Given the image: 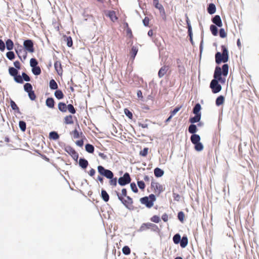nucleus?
Returning <instances> with one entry per match:
<instances>
[{
  "mask_svg": "<svg viewBox=\"0 0 259 259\" xmlns=\"http://www.w3.org/2000/svg\"><path fill=\"white\" fill-rule=\"evenodd\" d=\"M222 53L217 52L215 55V62L218 64L221 62L226 63L229 59L228 51L227 48L224 46H222Z\"/></svg>",
  "mask_w": 259,
  "mask_h": 259,
  "instance_id": "nucleus-1",
  "label": "nucleus"
},
{
  "mask_svg": "<svg viewBox=\"0 0 259 259\" xmlns=\"http://www.w3.org/2000/svg\"><path fill=\"white\" fill-rule=\"evenodd\" d=\"M156 200L155 196L151 194L149 196H145L141 198L140 201L143 204L146 205L148 208L152 207L154 205V202Z\"/></svg>",
  "mask_w": 259,
  "mask_h": 259,
  "instance_id": "nucleus-2",
  "label": "nucleus"
},
{
  "mask_svg": "<svg viewBox=\"0 0 259 259\" xmlns=\"http://www.w3.org/2000/svg\"><path fill=\"white\" fill-rule=\"evenodd\" d=\"M117 196L118 199L122 202V203L127 208L131 209L133 206V199L128 196H125V198L122 197L120 194L117 192Z\"/></svg>",
  "mask_w": 259,
  "mask_h": 259,
  "instance_id": "nucleus-3",
  "label": "nucleus"
},
{
  "mask_svg": "<svg viewBox=\"0 0 259 259\" xmlns=\"http://www.w3.org/2000/svg\"><path fill=\"white\" fill-rule=\"evenodd\" d=\"M151 229L154 231H157L158 230V227L157 225L151 223H143L140 228L141 231H144L147 229Z\"/></svg>",
  "mask_w": 259,
  "mask_h": 259,
  "instance_id": "nucleus-4",
  "label": "nucleus"
},
{
  "mask_svg": "<svg viewBox=\"0 0 259 259\" xmlns=\"http://www.w3.org/2000/svg\"><path fill=\"white\" fill-rule=\"evenodd\" d=\"M131 181V178L128 173H125L123 177H120L118 179V184L120 186H124L129 184Z\"/></svg>",
  "mask_w": 259,
  "mask_h": 259,
  "instance_id": "nucleus-5",
  "label": "nucleus"
},
{
  "mask_svg": "<svg viewBox=\"0 0 259 259\" xmlns=\"http://www.w3.org/2000/svg\"><path fill=\"white\" fill-rule=\"evenodd\" d=\"M218 81L219 80L217 79H213L210 82V87L212 89L213 93H217L222 89V87L220 84H219Z\"/></svg>",
  "mask_w": 259,
  "mask_h": 259,
  "instance_id": "nucleus-6",
  "label": "nucleus"
},
{
  "mask_svg": "<svg viewBox=\"0 0 259 259\" xmlns=\"http://www.w3.org/2000/svg\"><path fill=\"white\" fill-rule=\"evenodd\" d=\"M16 52L19 58L22 60H25L27 57V52L21 46H18L16 49Z\"/></svg>",
  "mask_w": 259,
  "mask_h": 259,
  "instance_id": "nucleus-7",
  "label": "nucleus"
},
{
  "mask_svg": "<svg viewBox=\"0 0 259 259\" xmlns=\"http://www.w3.org/2000/svg\"><path fill=\"white\" fill-rule=\"evenodd\" d=\"M151 188L153 189L156 194H159L163 191V186L159 183L155 182H152L151 184Z\"/></svg>",
  "mask_w": 259,
  "mask_h": 259,
  "instance_id": "nucleus-8",
  "label": "nucleus"
},
{
  "mask_svg": "<svg viewBox=\"0 0 259 259\" xmlns=\"http://www.w3.org/2000/svg\"><path fill=\"white\" fill-rule=\"evenodd\" d=\"M23 46L26 51H27L29 53H33L34 52L33 44L31 40L27 39L25 40Z\"/></svg>",
  "mask_w": 259,
  "mask_h": 259,
  "instance_id": "nucleus-9",
  "label": "nucleus"
},
{
  "mask_svg": "<svg viewBox=\"0 0 259 259\" xmlns=\"http://www.w3.org/2000/svg\"><path fill=\"white\" fill-rule=\"evenodd\" d=\"M65 151L70 154L74 160H77L78 157V153L72 147H65Z\"/></svg>",
  "mask_w": 259,
  "mask_h": 259,
  "instance_id": "nucleus-10",
  "label": "nucleus"
},
{
  "mask_svg": "<svg viewBox=\"0 0 259 259\" xmlns=\"http://www.w3.org/2000/svg\"><path fill=\"white\" fill-rule=\"evenodd\" d=\"M222 74V69L220 67H217L215 69L213 77L214 79L218 80L219 81H221L222 77L221 75Z\"/></svg>",
  "mask_w": 259,
  "mask_h": 259,
  "instance_id": "nucleus-11",
  "label": "nucleus"
},
{
  "mask_svg": "<svg viewBox=\"0 0 259 259\" xmlns=\"http://www.w3.org/2000/svg\"><path fill=\"white\" fill-rule=\"evenodd\" d=\"M191 140L195 146H202V144L199 142L200 140V136L198 135L194 134L191 137Z\"/></svg>",
  "mask_w": 259,
  "mask_h": 259,
  "instance_id": "nucleus-12",
  "label": "nucleus"
},
{
  "mask_svg": "<svg viewBox=\"0 0 259 259\" xmlns=\"http://www.w3.org/2000/svg\"><path fill=\"white\" fill-rule=\"evenodd\" d=\"M105 14L113 22H115L117 19L115 12L113 11H106L105 12Z\"/></svg>",
  "mask_w": 259,
  "mask_h": 259,
  "instance_id": "nucleus-13",
  "label": "nucleus"
},
{
  "mask_svg": "<svg viewBox=\"0 0 259 259\" xmlns=\"http://www.w3.org/2000/svg\"><path fill=\"white\" fill-rule=\"evenodd\" d=\"M153 5L154 7L159 10L161 14H165V11L162 5L159 3V0H153Z\"/></svg>",
  "mask_w": 259,
  "mask_h": 259,
  "instance_id": "nucleus-14",
  "label": "nucleus"
},
{
  "mask_svg": "<svg viewBox=\"0 0 259 259\" xmlns=\"http://www.w3.org/2000/svg\"><path fill=\"white\" fill-rule=\"evenodd\" d=\"M212 22L219 27L223 25L222 21L219 15H215L212 20Z\"/></svg>",
  "mask_w": 259,
  "mask_h": 259,
  "instance_id": "nucleus-15",
  "label": "nucleus"
},
{
  "mask_svg": "<svg viewBox=\"0 0 259 259\" xmlns=\"http://www.w3.org/2000/svg\"><path fill=\"white\" fill-rule=\"evenodd\" d=\"M168 70V67L164 66L162 67L158 72V76L160 78H161L163 77L165 74L166 73L167 71Z\"/></svg>",
  "mask_w": 259,
  "mask_h": 259,
  "instance_id": "nucleus-16",
  "label": "nucleus"
},
{
  "mask_svg": "<svg viewBox=\"0 0 259 259\" xmlns=\"http://www.w3.org/2000/svg\"><path fill=\"white\" fill-rule=\"evenodd\" d=\"M154 173L155 177L158 178L162 177L164 174V171L160 168L156 167L154 170Z\"/></svg>",
  "mask_w": 259,
  "mask_h": 259,
  "instance_id": "nucleus-17",
  "label": "nucleus"
},
{
  "mask_svg": "<svg viewBox=\"0 0 259 259\" xmlns=\"http://www.w3.org/2000/svg\"><path fill=\"white\" fill-rule=\"evenodd\" d=\"M54 67L59 74L62 73V69L61 68V62L60 61H56L54 64Z\"/></svg>",
  "mask_w": 259,
  "mask_h": 259,
  "instance_id": "nucleus-18",
  "label": "nucleus"
},
{
  "mask_svg": "<svg viewBox=\"0 0 259 259\" xmlns=\"http://www.w3.org/2000/svg\"><path fill=\"white\" fill-rule=\"evenodd\" d=\"M216 8L213 4H210L207 8L208 13L210 14H213L215 12Z\"/></svg>",
  "mask_w": 259,
  "mask_h": 259,
  "instance_id": "nucleus-19",
  "label": "nucleus"
},
{
  "mask_svg": "<svg viewBox=\"0 0 259 259\" xmlns=\"http://www.w3.org/2000/svg\"><path fill=\"white\" fill-rule=\"evenodd\" d=\"M200 119L201 114H195L194 117L190 118L189 121L191 123H194L199 122Z\"/></svg>",
  "mask_w": 259,
  "mask_h": 259,
  "instance_id": "nucleus-20",
  "label": "nucleus"
},
{
  "mask_svg": "<svg viewBox=\"0 0 259 259\" xmlns=\"http://www.w3.org/2000/svg\"><path fill=\"white\" fill-rule=\"evenodd\" d=\"M180 245L182 248H185L188 244V240L186 236H183L180 242Z\"/></svg>",
  "mask_w": 259,
  "mask_h": 259,
  "instance_id": "nucleus-21",
  "label": "nucleus"
},
{
  "mask_svg": "<svg viewBox=\"0 0 259 259\" xmlns=\"http://www.w3.org/2000/svg\"><path fill=\"white\" fill-rule=\"evenodd\" d=\"M46 105L51 108H53L54 107V101L52 98H49L46 100Z\"/></svg>",
  "mask_w": 259,
  "mask_h": 259,
  "instance_id": "nucleus-22",
  "label": "nucleus"
},
{
  "mask_svg": "<svg viewBox=\"0 0 259 259\" xmlns=\"http://www.w3.org/2000/svg\"><path fill=\"white\" fill-rule=\"evenodd\" d=\"M138 51V48L136 46H133L132 48L131 54V58L134 59Z\"/></svg>",
  "mask_w": 259,
  "mask_h": 259,
  "instance_id": "nucleus-23",
  "label": "nucleus"
},
{
  "mask_svg": "<svg viewBox=\"0 0 259 259\" xmlns=\"http://www.w3.org/2000/svg\"><path fill=\"white\" fill-rule=\"evenodd\" d=\"M101 196L102 199L105 201H108L109 199V196L106 191L104 190H102L101 191Z\"/></svg>",
  "mask_w": 259,
  "mask_h": 259,
  "instance_id": "nucleus-24",
  "label": "nucleus"
},
{
  "mask_svg": "<svg viewBox=\"0 0 259 259\" xmlns=\"http://www.w3.org/2000/svg\"><path fill=\"white\" fill-rule=\"evenodd\" d=\"M201 106L199 103L196 104L193 110V112L195 114H201L200 111L201 110Z\"/></svg>",
  "mask_w": 259,
  "mask_h": 259,
  "instance_id": "nucleus-25",
  "label": "nucleus"
},
{
  "mask_svg": "<svg viewBox=\"0 0 259 259\" xmlns=\"http://www.w3.org/2000/svg\"><path fill=\"white\" fill-rule=\"evenodd\" d=\"M79 165L83 168H85L88 165V162L84 159H80L79 161Z\"/></svg>",
  "mask_w": 259,
  "mask_h": 259,
  "instance_id": "nucleus-26",
  "label": "nucleus"
},
{
  "mask_svg": "<svg viewBox=\"0 0 259 259\" xmlns=\"http://www.w3.org/2000/svg\"><path fill=\"white\" fill-rule=\"evenodd\" d=\"M6 46L7 50L10 51L13 49L14 44L11 39H8L6 42Z\"/></svg>",
  "mask_w": 259,
  "mask_h": 259,
  "instance_id": "nucleus-27",
  "label": "nucleus"
},
{
  "mask_svg": "<svg viewBox=\"0 0 259 259\" xmlns=\"http://www.w3.org/2000/svg\"><path fill=\"white\" fill-rule=\"evenodd\" d=\"M58 108L61 111L63 112H65L67 111V106L64 103H59L58 104Z\"/></svg>",
  "mask_w": 259,
  "mask_h": 259,
  "instance_id": "nucleus-28",
  "label": "nucleus"
},
{
  "mask_svg": "<svg viewBox=\"0 0 259 259\" xmlns=\"http://www.w3.org/2000/svg\"><path fill=\"white\" fill-rule=\"evenodd\" d=\"M50 88L52 90H56L58 89V84L54 79H51L50 81Z\"/></svg>",
  "mask_w": 259,
  "mask_h": 259,
  "instance_id": "nucleus-29",
  "label": "nucleus"
},
{
  "mask_svg": "<svg viewBox=\"0 0 259 259\" xmlns=\"http://www.w3.org/2000/svg\"><path fill=\"white\" fill-rule=\"evenodd\" d=\"M224 102V97L223 96L218 97L215 101L216 105L217 106H220L223 104Z\"/></svg>",
  "mask_w": 259,
  "mask_h": 259,
  "instance_id": "nucleus-30",
  "label": "nucleus"
},
{
  "mask_svg": "<svg viewBox=\"0 0 259 259\" xmlns=\"http://www.w3.org/2000/svg\"><path fill=\"white\" fill-rule=\"evenodd\" d=\"M229 66L227 64H224L222 66V74L224 76H227L228 73Z\"/></svg>",
  "mask_w": 259,
  "mask_h": 259,
  "instance_id": "nucleus-31",
  "label": "nucleus"
},
{
  "mask_svg": "<svg viewBox=\"0 0 259 259\" xmlns=\"http://www.w3.org/2000/svg\"><path fill=\"white\" fill-rule=\"evenodd\" d=\"M32 72L34 75H38L40 74L41 69L39 66L34 67L32 68Z\"/></svg>",
  "mask_w": 259,
  "mask_h": 259,
  "instance_id": "nucleus-32",
  "label": "nucleus"
},
{
  "mask_svg": "<svg viewBox=\"0 0 259 259\" xmlns=\"http://www.w3.org/2000/svg\"><path fill=\"white\" fill-rule=\"evenodd\" d=\"M10 74L13 76H15L18 74V70L14 67H10L9 69Z\"/></svg>",
  "mask_w": 259,
  "mask_h": 259,
  "instance_id": "nucleus-33",
  "label": "nucleus"
},
{
  "mask_svg": "<svg viewBox=\"0 0 259 259\" xmlns=\"http://www.w3.org/2000/svg\"><path fill=\"white\" fill-rule=\"evenodd\" d=\"M149 152V148L147 147L144 148L143 150L140 151L139 154L142 157H146Z\"/></svg>",
  "mask_w": 259,
  "mask_h": 259,
  "instance_id": "nucleus-34",
  "label": "nucleus"
},
{
  "mask_svg": "<svg viewBox=\"0 0 259 259\" xmlns=\"http://www.w3.org/2000/svg\"><path fill=\"white\" fill-rule=\"evenodd\" d=\"M55 96L58 99H61L63 98V94L61 90H57L55 92Z\"/></svg>",
  "mask_w": 259,
  "mask_h": 259,
  "instance_id": "nucleus-35",
  "label": "nucleus"
},
{
  "mask_svg": "<svg viewBox=\"0 0 259 259\" xmlns=\"http://www.w3.org/2000/svg\"><path fill=\"white\" fill-rule=\"evenodd\" d=\"M24 90L27 93H29L32 91V87L31 84L29 83H25L24 85Z\"/></svg>",
  "mask_w": 259,
  "mask_h": 259,
  "instance_id": "nucleus-36",
  "label": "nucleus"
},
{
  "mask_svg": "<svg viewBox=\"0 0 259 259\" xmlns=\"http://www.w3.org/2000/svg\"><path fill=\"white\" fill-rule=\"evenodd\" d=\"M65 123L66 124H72L73 122L72 115H68L64 118Z\"/></svg>",
  "mask_w": 259,
  "mask_h": 259,
  "instance_id": "nucleus-37",
  "label": "nucleus"
},
{
  "mask_svg": "<svg viewBox=\"0 0 259 259\" xmlns=\"http://www.w3.org/2000/svg\"><path fill=\"white\" fill-rule=\"evenodd\" d=\"M189 133L191 134H194L196 132L197 127L196 125L193 124H191L188 128Z\"/></svg>",
  "mask_w": 259,
  "mask_h": 259,
  "instance_id": "nucleus-38",
  "label": "nucleus"
},
{
  "mask_svg": "<svg viewBox=\"0 0 259 259\" xmlns=\"http://www.w3.org/2000/svg\"><path fill=\"white\" fill-rule=\"evenodd\" d=\"M210 29L211 30V32L212 33V34L213 35H214V36L217 35V34H218V28H217V27L215 25H210Z\"/></svg>",
  "mask_w": 259,
  "mask_h": 259,
  "instance_id": "nucleus-39",
  "label": "nucleus"
},
{
  "mask_svg": "<svg viewBox=\"0 0 259 259\" xmlns=\"http://www.w3.org/2000/svg\"><path fill=\"white\" fill-rule=\"evenodd\" d=\"M103 176L108 179H112L113 177V174L111 170L107 169Z\"/></svg>",
  "mask_w": 259,
  "mask_h": 259,
  "instance_id": "nucleus-40",
  "label": "nucleus"
},
{
  "mask_svg": "<svg viewBox=\"0 0 259 259\" xmlns=\"http://www.w3.org/2000/svg\"><path fill=\"white\" fill-rule=\"evenodd\" d=\"M103 176L108 179H112L113 177V174L111 170L107 169Z\"/></svg>",
  "mask_w": 259,
  "mask_h": 259,
  "instance_id": "nucleus-41",
  "label": "nucleus"
},
{
  "mask_svg": "<svg viewBox=\"0 0 259 259\" xmlns=\"http://www.w3.org/2000/svg\"><path fill=\"white\" fill-rule=\"evenodd\" d=\"M173 241L175 244H178L181 241V236L179 234L174 235L173 237Z\"/></svg>",
  "mask_w": 259,
  "mask_h": 259,
  "instance_id": "nucleus-42",
  "label": "nucleus"
},
{
  "mask_svg": "<svg viewBox=\"0 0 259 259\" xmlns=\"http://www.w3.org/2000/svg\"><path fill=\"white\" fill-rule=\"evenodd\" d=\"M178 219L181 223H183L185 219V214L183 211L179 212L178 214Z\"/></svg>",
  "mask_w": 259,
  "mask_h": 259,
  "instance_id": "nucleus-43",
  "label": "nucleus"
},
{
  "mask_svg": "<svg viewBox=\"0 0 259 259\" xmlns=\"http://www.w3.org/2000/svg\"><path fill=\"white\" fill-rule=\"evenodd\" d=\"M49 136L51 139L53 140H56L59 138L58 134L55 132H51L50 133Z\"/></svg>",
  "mask_w": 259,
  "mask_h": 259,
  "instance_id": "nucleus-44",
  "label": "nucleus"
},
{
  "mask_svg": "<svg viewBox=\"0 0 259 259\" xmlns=\"http://www.w3.org/2000/svg\"><path fill=\"white\" fill-rule=\"evenodd\" d=\"M65 40L67 42V45L68 47H71L72 46V40L70 36L65 37Z\"/></svg>",
  "mask_w": 259,
  "mask_h": 259,
  "instance_id": "nucleus-45",
  "label": "nucleus"
},
{
  "mask_svg": "<svg viewBox=\"0 0 259 259\" xmlns=\"http://www.w3.org/2000/svg\"><path fill=\"white\" fill-rule=\"evenodd\" d=\"M19 126L20 130L24 132L26 130V123L23 121H20L19 123Z\"/></svg>",
  "mask_w": 259,
  "mask_h": 259,
  "instance_id": "nucleus-46",
  "label": "nucleus"
},
{
  "mask_svg": "<svg viewBox=\"0 0 259 259\" xmlns=\"http://www.w3.org/2000/svg\"><path fill=\"white\" fill-rule=\"evenodd\" d=\"M122 252L125 255H128L131 253V249L127 246H125L122 248Z\"/></svg>",
  "mask_w": 259,
  "mask_h": 259,
  "instance_id": "nucleus-47",
  "label": "nucleus"
},
{
  "mask_svg": "<svg viewBox=\"0 0 259 259\" xmlns=\"http://www.w3.org/2000/svg\"><path fill=\"white\" fill-rule=\"evenodd\" d=\"M38 64V62L37 60L34 58H31L30 60V66L33 68L34 67L37 66V65Z\"/></svg>",
  "mask_w": 259,
  "mask_h": 259,
  "instance_id": "nucleus-48",
  "label": "nucleus"
},
{
  "mask_svg": "<svg viewBox=\"0 0 259 259\" xmlns=\"http://www.w3.org/2000/svg\"><path fill=\"white\" fill-rule=\"evenodd\" d=\"M107 169H105L104 167L101 165H99L98 166V172L100 174V175L103 176L106 172Z\"/></svg>",
  "mask_w": 259,
  "mask_h": 259,
  "instance_id": "nucleus-49",
  "label": "nucleus"
},
{
  "mask_svg": "<svg viewBox=\"0 0 259 259\" xmlns=\"http://www.w3.org/2000/svg\"><path fill=\"white\" fill-rule=\"evenodd\" d=\"M110 179L109 184L113 187H115L117 185V178H113V177L112 179Z\"/></svg>",
  "mask_w": 259,
  "mask_h": 259,
  "instance_id": "nucleus-50",
  "label": "nucleus"
},
{
  "mask_svg": "<svg viewBox=\"0 0 259 259\" xmlns=\"http://www.w3.org/2000/svg\"><path fill=\"white\" fill-rule=\"evenodd\" d=\"M150 220L154 222V223H159V222L160 221V218L156 215H153L151 219H150Z\"/></svg>",
  "mask_w": 259,
  "mask_h": 259,
  "instance_id": "nucleus-51",
  "label": "nucleus"
},
{
  "mask_svg": "<svg viewBox=\"0 0 259 259\" xmlns=\"http://www.w3.org/2000/svg\"><path fill=\"white\" fill-rule=\"evenodd\" d=\"M138 186L139 188L142 190H144L145 188V184L144 182L142 181H138L137 182Z\"/></svg>",
  "mask_w": 259,
  "mask_h": 259,
  "instance_id": "nucleus-52",
  "label": "nucleus"
},
{
  "mask_svg": "<svg viewBox=\"0 0 259 259\" xmlns=\"http://www.w3.org/2000/svg\"><path fill=\"white\" fill-rule=\"evenodd\" d=\"M6 56H7V57L9 60H11L14 59V58H15L14 53L13 52H11V51H9L8 52H7V54H6Z\"/></svg>",
  "mask_w": 259,
  "mask_h": 259,
  "instance_id": "nucleus-53",
  "label": "nucleus"
},
{
  "mask_svg": "<svg viewBox=\"0 0 259 259\" xmlns=\"http://www.w3.org/2000/svg\"><path fill=\"white\" fill-rule=\"evenodd\" d=\"M14 80L18 83H22L23 82L22 76L20 75H16L15 76H14Z\"/></svg>",
  "mask_w": 259,
  "mask_h": 259,
  "instance_id": "nucleus-54",
  "label": "nucleus"
},
{
  "mask_svg": "<svg viewBox=\"0 0 259 259\" xmlns=\"http://www.w3.org/2000/svg\"><path fill=\"white\" fill-rule=\"evenodd\" d=\"M187 26L188 28V34L190 38V40L191 42H192V30L190 23H188V25H187Z\"/></svg>",
  "mask_w": 259,
  "mask_h": 259,
  "instance_id": "nucleus-55",
  "label": "nucleus"
},
{
  "mask_svg": "<svg viewBox=\"0 0 259 259\" xmlns=\"http://www.w3.org/2000/svg\"><path fill=\"white\" fill-rule=\"evenodd\" d=\"M67 109H68V111L72 114H74L76 112L73 106L71 104L68 105Z\"/></svg>",
  "mask_w": 259,
  "mask_h": 259,
  "instance_id": "nucleus-56",
  "label": "nucleus"
},
{
  "mask_svg": "<svg viewBox=\"0 0 259 259\" xmlns=\"http://www.w3.org/2000/svg\"><path fill=\"white\" fill-rule=\"evenodd\" d=\"M131 189L135 193H137L138 192V189L137 187V186L135 183H132L130 185Z\"/></svg>",
  "mask_w": 259,
  "mask_h": 259,
  "instance_id": "nucleus-57",
  "label": "nucleus"
},
{
  "mask_svg": "<svg viewBox=\"0 0 259 259\" xmlns=\"http://www.w3.org/2000/svg\"><path fill=\"white\" fill-rule=\"evenodd\" d=\"M11 107L13 110L19 111V108L14 101L11 100L10 102Z\"/></svg>",
  "mask_w": 259,
  "mask_h": 259,
  "instance_id": "nucleus-58",
  "label": "nucleus"
},
{
  "mask_svg": "<svg viewBox=\"0 0 259 259\" xmlns=\"http://www.w3.org/2000/svg\"><path fill=\"white\" fill-rule=\"evenodd\" d=\"M181 108V106L177 107H176L172 111L170 112V115H171L172 116L175 115L176 113L180 111V110Z\"/></svg>",
  "mask_w": 259,
  "mask_h": 259,
  "instance_id": "nucleus-59",
  "label": "nucleus"
},
{
  "mask_svg": "<svg viewBox=\"0 0 259 259\" xmlns=\"http://www.w3.org/2000/svg\"><path fill=\"white\" fill-rule=\"evenodd\" d=\"M220 36L222 38H225L227 36V33L226 32H225V30L224 28H221L220 30Z\"/></svg>",
  "mask_w": 259,
  "mask_h": 259,
  "instance_id": "nucleus-60",
  "label": "nucleus"
},
{
  "mask_svg": "<svg viewBox=\"0 0 259 259\" xmlns=\"http://www.w3.org/2000/svg\"><path fill=\"white\" fill-rule=\"evenodd\" d=\"M28 96L31 100H34L35 99L36 96L35 95L33 91H31V92L28 93Z\"/></svg>",
  "mask_w": 259,
  "mask_h": 259,
  "instance_id": "nucleus-61",
  "label": "nucleus"
},
{
  "mask_svg": "<svg viewBox=\"0 0 259 259\" xmlns=\"http://www.w3.org/2000/svg\"><path fill=\"white\" fill-rule=\"evenodd\" d=\"M124 113L129 118L132 119L133 117L132 113L131 111H130L128 109H125L124 110Z\"/></svg>",
  "mask_w": 259,
  "mask_h": 259,
  "instance_id": "nucleus-62",
  "label": "nucleus"
},
{
  "mask_svg": "<svg viewBox=\"0 0 259 259\" xmlns=\"http://www.w3.org/2000/svg\"><path fill=\"white\" fill-rule=\"evenodd\" d=\"M22 79L26 81H30V77L24 72L22 73Z\"/></svg>",
  "mask_w": 259,
  "mask_h": 259,
  "instance_id": "nucleus-63",
  "label": "nucleus"
},
{
  "mask_svg": "<svg viewBox=\"0 0 259 259\" xmlns=\"http://www.w3.org/2000/svg\"><path fill=\"white\" fill-rule=\"evenodd\" d=\"M5 49V43L2 39H0V50L2 51H4Z\"/></svg>",
  "mask_w": 259,
  "mask_h": 259,
  "instance_id": "nucleus-64",
  "label": "nucleus"
}]
</instances>
